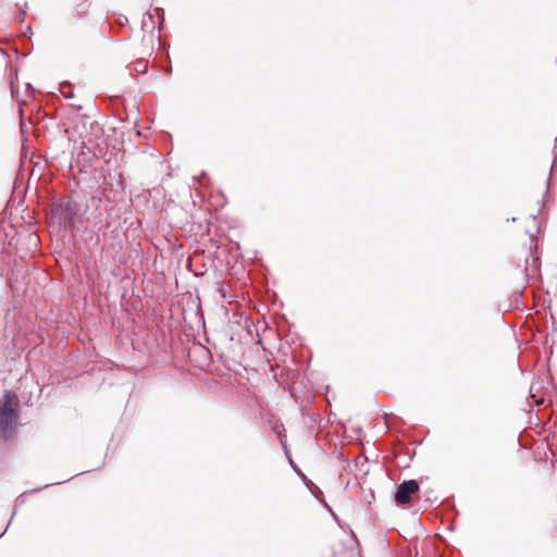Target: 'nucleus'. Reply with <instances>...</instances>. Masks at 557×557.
<instances>
[{
	"instance_id": "1",
	"label": "nucleus",
	"mask_w": 557,
	"mask_h": 557,
	"mask_svg": "<svg viewBox=\"0 0 557 557\" xmlns=\"http://www.w3.org/2000/svg\"><path fill=\"white\" fill-rule=\"evenodd\" d=\"M20 399L13 391L5 389L0 397V440H10L18 424Z\"/></svg>"
},
{
	"instance_id": "2",
	"label": "nucleus",
	"mask_w": 557,
	"mask_h": 557,
	"mask_svg": "<svg viewBox=\"0 0 557 557\" xmlns=\"http://www.w3.org/2000/svg\"><path fill=\"white\" fill-rule=\"evenodd\" d=\"M52 218L64 231L75 227L78 220V206L71 195H64L53 201Z\"/></svg>"
},
{
	"instance_id": "3",
	"label": "nucleus",
	"mask_w": 557,
	"mask_h": 557,
	"mask_svg": "<svg viewBox=\"0 0 557 557\" xmlns=\"http://www.w3.org/2000/svg\"><path fill=\"white\" fill-rule=\"evenodd\" d=\"M420 490L419 482L414 479L405 480L399 483L394 494V500L398 506L411 503L412 496Z\"/></svg>"
},
{
	"instance_id": "4",
	"label": "nucleus",
	"mask_w": 557,
	"mask_h": 557,
	"mask_svg": "<svg viewBox=\"0 0 557 557\" xmlns=\"http://www.w3.org/2000/svg\"><path fill=\"white\" fill-rule=\"evenodd\" d=\"M542 387V381L536 380L531 383L529 395L535 406H541L544 403V397L537 395Z\"/></svg>"
},
{
	"instance_id": "5",
	"label": "nucleus",
	"mask_w": 557,
	"mask_h": 557,
	"mask_svg": "<svg viewBox=\"0 0 557 557\" xmlns=\"http://www.w3.org/2000/svg\"><path fill=\"white\" fill-rule=\"evenodd\" d=\"M282 445H283L285 454L289 460L290 467L295 471V473L301 479V481L304 482V484L306 486H309V484H312V481L306 476V474L301 471V469L292 459L287 446L284 443H282Z\"/></svg>"
},
{
	"instance_id": "6",
	"label": "nucleus",
	"mask_w": 557,
	"mask_h": 557,
	"mask_svg": "<svg viewBox=\"0 0 557 557\" xmlns=\"http://www.w3.org/2000/svg\"><path fill=\"white\" fill-rule=\"evenodd\" d=\"M101 203H102V199H101V197H100V196L92 195V196L87 200L85 211H87L89 208H94L95 213H96L95 219L101 218L102 213H101V211L99 210V208H100Z\"/></svg>"
},
{
	"instance_id": "7",
	"label": "nucleus",
	"mask_w": 557,
	"mask_h": 557,
	"mask_svg": "<svg viewBox=\"0 0 557 557\" xmlns=\"http://www.w3.org/2000/svg\"><path fill=\"white\" fill-rule=\"evenodd\" d=\"M59 90L61 92V95L65 98V99H71L74 97V92L72 90V84L69 83V82H63L60 84V87H59Z\"/></svg>"
},
{
	"instance_id": "8",
	"label": "nucleus",
	"mask_w": 557,
	"mask_h": 557,
	"mask_svg": "<svg viewBox=\"0 0 557 557\" xmlns=\"http://www.w3.org/2000/svg\"><path fill=\"white\" fill-rule=\"evenodd\" d=\"M25 494H26V492L22 493V494L16 498V500H15V505H14V511H13V513H12L11 519H13V517L15 516V513H16V508H17L18 506H22V505L25 503V498H24V495H25ZM11 521H12V520H10V521H9V523H8L7 528L4 529L3 533H1V534H0V539L2 537V535H3V534L7 532V530L9 529V527H10V524H11Z\"/></svg>"
},
{
	"instance_id": "9",
	"label": "nucleus",
	"mask_w": 557,
	"mask_h": 557,
	"mask_svg": "<svg viewBox=\"0 0 557 557\" xmlns=\"http://www.w3.org/2000/svg\"><path fill=\"white\" fill-rule=\"evenodd\" d=\"M134 71L144 74L148 71V62L144 59H139L134 63Z\"/></svg>"
},
{
	"instance_id": "10",
	"label": "nucleus",
	"mask_w": 557,
	"mask_h": 557,
	"mask_svg": "<svg viewBox=\"0 0 557 557\" xmlns=\"http://www.w3.org/2000/svg\"><path fill=\"white\" fill-rule=\"evenodd\" d=\"M308 490L310 491V493L318 499V500H321L322 496H323V492L321 491V488L317 485H314L313 483L312 484H309V486H307Z\"/></svg>"
},
{
	"instance_id": "11",
	"label": "nucleus",
	"mask_w": 557,
	"mask_h": 557,
	"mask_svg": "<svg viewBox=\"0 0 557 557\" xmlns=\"http://www.w3.org/2000/svg\"><path fill=\"white\" fill-rule=\"evenodd\" d=\"M90 9V2L87 1V0H84L82 2H79L77 5H76V11L79 13V14H84L86 12H88V10Z\"/></svg>"
},
{
	"instance_id": "12",
	"label": "nucleus",
	"mask_w": 557,
	"mask_h": 557,
	"mask_svg": "<svg viewBox=\"0 0 557 557\" xmlns=\"http://www.w3.org/2000/svg\"><path fill=\"white\" fill-rule=\"evenodd\" d=\"M153 12L158 15L160 20L159 30H161L162 23L164 22V10L162 8L156 7L153 8Z\"/></svg>"
},
{
	"instance_id": "13",
	"label": "nucleus",
	"mask_w": 557,
	"mask_h": 557,
	"mask_svg": "<svg viewBox=\"0 0 557 557\" xmlns=\"http://www.w3.org/2000/svg\"><path fill=\"white\" fill-rule=\"evenodd\" d=\"M550 175H552V174H549V175H548V177H547V183H546V190H545V194H544L543 198H542L541 200H539V201H537V202L541 205V208H543V207L545 206V203H546V198H547V195H548V191H549V181H550ZM541 210H542V209H540V211H541Z\"/></svg>"
},
{
	"instance_id": "14",
	"label": "nucleus",
	"mask_w": 557,
	"mask_h": 557,
	"mask_svg": "<svg viewBox=\"0 0 557 557\" xmlns=\"http://www.w3.org/2000/svg\"><path fill=\"white\" fill-rule=\"evenodd\" d=\"M78 474H79V473L74 474V475H72V476H70L69 479H65V480H63V481L55 482V484H61V483H63V482H66V481L71 480V479H73V478L77 476ZM51 485H54V483H48V484H45V485H44V486H41V487H38V488L33 490V492H37V491H40V490L47 488V487H49V486H51Z\"/></svg>"
},
{
	"instance_id": "15",
	"label": "nucleus",
	"mask_w": 557,
	"mask_h": 557,
	"mask_svg": "<svg viewBox=\"0 0 557 557\" xmlns=\"http://www.w3.org/2000/svg\"><path fill=\"white\" fill-rule=\"evenodd\" d=\"M26 9H27V2L24 3V8L23 10L21 11V13L18 14L17 16V20L23 23L24 22V18L26 16Z\"/></svg>"
},
{
	"instance_id": "16",
	"label": "nucleus",
	"mask_w": 557,
	"mask_h": 557,
	"mask_svg": "<svg viewBox=\"0 0 557 557\" xmlns=\"http://www.w3.org/2000/svg\"><path fill=\"white\" fill-rule=\"evenodd\" d=\"M320 502L329 512H332L331 506L324 499H321Z\"/></svg>"
},
{
	"instance_id": "17",
	"label": "nucleus",
	"mask_w": 557,
	"mask_h": 557,
	"mask_svg": "<svg viewBox=\"0 0 557 557\" xmlns=\"http://www.w3.org/2000/svg\"><path fill=\"white\" fill-rule=\"evenodd\" d=\"M146 16L150 20L151 23H153V14L150 11L146 12Z\"/></svg>"
},
{
	"instance_id": "18",
	"label": "nucleus",
	"mask_w": 557,
	"mask_h": 557,
	"mask_svg": "<svg viewBox=\"0 0 557 557\" xmlns=\"http://www.w3.org/2000/svg\"><path fill=\"white\" fill-rule=\"evenodd\" d=\"M95 235H96V245H98L100 243V236H99L98 232L95 233Z\"/></svg>"
},
{
	"instance_id": "19",
	"label": "nucleus",
	"mask_w": 557,
	"mask_h": 557,
	"mask_svg": "<svg viewBox=\"0 0 557 557\" xmlns=\"http://www.w3.org/2000/svg\"><path fill=\"white\" fill-rule=\"evenodd\" d=\"M26 34H29V35H32V34H33V32H32V27H30V26H27Z\"/></svg>"
},
{
	"instance_id": "20",
	"label": "nucleus",
	"mask_w": 557,
	"mask_h": 557,
	"mask_svg": "<svg viewBox=\"0 0 557 557\" xmlns=\"http://www.w3.org/2000/svg\"><path fill=\"white\" fill-rule=\"evenodd\" d=\"M330 513L332 515V517L334 518V520H336V521H337V516H336V513H335L333 510H332V512H330Z\"/></svg>"
},
{
	"instance_id": "21",
	"label": "nucleus",
	"mask_w": 557,
	"mask_h": 557,
	"mask_svg": "<svg viewBox=\"0 0 557 557\" xmlns=\"http://www.w3.org/2000/svg\"><path fill=\"white\" fill-rule=\"evenodd\" d=\"M556 148H557V137L555 138V146H554V149H553V150L555 151V150H556Z\"/></svg>"
},
{
	"instance_id": "22",
	"label": "nucleus",
	"mask_w": 557,
	"mask_h": 557,
	"mask_svg": "<svg viewBox=\"0 0 557 557\" xmlns=\"http://www.w3.org/2000/svg\"><path fill=\"white\" fill-rule=\"evenodd\" d=\"M531 216H532V219H533L534 221H536V220H537V215L532 214Z\"/></svg>"
},
{
	"instance_id": "23",
	"label": "nucleus",
	"mask_w": 557,
	"mask_h": 557,
	"mask_svg": "<svg viewBox=\"0 0 557 557\" xmlns=\"http://www.w3.org/2000/svg\"><path fill=\"white\" fill-rule=\"evenodd\" d=\"M534 237H535V236H534L533 234H531V235H530L531 242H533V240H534Z\"/></svg>"
},
{
	"instance_id": "24",
	"label": "nucleus",
	"mask_w": 557,
	"mask_h": 557,
	"mask_svg": "<svg viewBox=\"0 0 557 557\" xmlns=\"http://www.w3.org/2000/svg\"><path fill=\"white\" fill-rule=\"evenodd\" d=\"M104 226L106 228H108L110 226V223L107 221Z\"/></svg>"
}]
</instances>
